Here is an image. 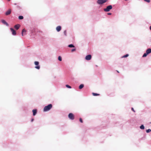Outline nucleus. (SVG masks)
I'll return each mask as SVG.
<instances>
[{"mask_svg":"<svg viewBox=\"0 0 151 151\" xmlns=\"http://www.w3.org/2000/svg\"><path fill=\"white\" fill-rule=\"evenodd\" d=\"M52 107V105L51 104L45 106L43 109L44 111H46L50 110Z\"/></svg>","mask_w":151,"mask_h":151,"instance_id":"obj_1","label":"nucleus"},{"mask_svg":"<svg viewBox=\"0 0 151 151\" xmlns=\"http://www.w3.org/2000/svg\"><path fill=\"white\" fill-rule=\"evenodd\" d=\"M112 8V6L111 5H109L107 6L106 8L104 9V10L105 12H108Z\"/></svg>","mask_w":151,"mask_h":151,"instance_id":"obj_2","label":"nucleus"},{"mask_svg":"<svg viewBox=\"0 0 151 151\" xmlns=\"http://www.w3.org/2000/svg\"><path fill=\"white\" fill-rule=\"evenodd\" d=\"M106 2V0H98L97 3L99 4H102Z\"/></svg>","mask_w":151,"mask_h":151,"instance_id":"obj_3","label":"nucleus"},{"mask_svg":"<svg viewBox=\"0 0 151 151\" xmlns=\"http://www.w3.org/2000/svg\"><path fill=\"white\" fill-rule=\"evenodd\" d=\"M69 118L71 120H73L74 119V116L73 114L71 113L69 114L68 115Z\"/></svg>","mask_w":151,"mask_h":151,"instance_id":"obj_4","label":"nucleus"},{"mask_svg":"<svg viewBox=\"0 0 151 151\" xmlns=\"http://www.w3.org/2000/svg\"><path fill=\"white\" fill-rule=\"evenodd\" d=\"M91 58V55H87L85 58V59L86 60H90Z\"/></svg>","mask_w":151,"mask_h":151,"instance_id":"obj_5","label":"nucleus"},{"mask_svg":"<svg viewBox=\"0 0 151 151\" xmlns=\"http://www.w3.org/2000/svg\"><path fill=\"white\" fill-rule=\"evenodd\" d=\"M26 29H23L22 30V36L26 34Z\"/></svg>","mask_w":151,"mask_h":151,"instance_id":"obj_6","label":"nucleus"},{"mask_svg":"<svg viewBox=\"0 0 151 151\" xmlns=\"http://www.w3.org/2000/svg\"><path fill=\"white\" fill-rule=\"evenodd\" d=\"M11 12V9H9L7 10L5 13V14L6 15H8L10 14Z\"/></svg>","mask_w":151,"mask_h":151,"instance_id":"obj_7","label":"nucleus"},{"mask_svg":"<svg viewBox=\"0 0 151 151\" xmlns=\"http://www.w3.org/2000/svg\"><path fill=\"white\" fill-rule=\"evenodd\" d=\"M11 32H12V34L14 35H16V31L14 29H10Z\"/></svg>","mask_w":151,"mask_h":151,"instance_id":"obj_8","label":"nucleus"},{"mask_svg":"<svg viewBox=\"0 0 151 151\" xmlns=\"http://www.w3.org/2000/svg\"><path fill=\"white\" fill-rule=\"evenodd\" d=\"M1 22L4 24H5L7 26L8 25V24L4 20H1Z\"/></svg>","mask_w":151,"mask_h":151,"instance_id":"obj_9","label":"nucleus"},{"mask_svg":"<svg viewBox=\"0 0 151 151\" xmlns=\"http://www.w3.org/2000/svg\"><path fill=\"white\" fill-rule=\"evenodd\" d=\"M146 52L148 54L151 53V49L149 48L146 50Z\"/></svg>","mask_w":151,"mask_h":151,"instance_id":"obj_10","label":"nucleus"},{"mask_svg":"<svg viewBox=\"0 0 151 151\" xmlns=\"http://www.w3.org/2000/svg\"><path fill=\"white\" fill-rule=\"evenodd\" d=\"M33 113V115L35 116L37 113V110L36 109H33L32 110Z\"/></svg>","mask_w":151,"mask_h":151,"instance_id":"obj_11","label":"nucleus"},{"mask_svg":"<svg viewBox=\"0 0 151 151\" xmlns=\"http://www.w3.org/2000/svg\"><path fill=\"white\" fill-rule=\"evenodd\" d=\"M20 27V25L19 24H17L14 26V28H19Z\"/></svg>","mask_w":151,"mask_h":151,"instance_id":"obj_12","label":"nucleus"},{"mask_svg":"<svg viewBox=\"0 0 151 151\" xmlns=\"http://www.w3.org/2000/svg\"><path fill=\"white\" fill-rule=\"evenodd\" d=\"M83 87H84V85L83 84H81L79 86V88L80 89H81L82 88H83Z\"/></svg>","mask_w":151,"mask_h":151,"instance_id":"obj_13","label":"nucleus"},{"mask_svg":"<svg viewBox=\"0 0 151 151\" xmlns=\"http://www.w3.org/2000/svg\"><path fill=\"white\" fill-rule=\"evenodd\" d=\"M92 95L93 96H99L100 94H99L97 93H92Z\"/></svg>","mask_w":151,"mask_h":151,"instance_id":"obj_14","label":"nucleus"},{"mask_svg":"<svg viewBox=\"0 0 151 151\" xmlns=\"http://www.w3.org/2000/svg\"><path fill=\"white\" fill-rule=\"evenodd\" d=\"M68 47H74V46L72 44H70L68 45Z\"/></svg>","mask_w":151,"mask_h":151,"instance_id":"obj_15","label":"nucleus"},{"mask_svg":"<svg viewBox=\"0 0 151 151\" xmlns=\"http://www.w3.org/2000/svg\"><path fill=\"white\" fill-rule=\"evenodd\" d=\"M140 128L141 129H144L145 128V127L143 125H141L140 127Z\"/></svg>","mask_w":151,"mask_h":151,"instance_id":"obj_16","label":"nucleus"},{"mask_svg":"<svg viewBox=\"0 0 151 151\" xmlns=\"http://www.w3.org/2000/svg\"><path fill=\"white\" fill-rule=\"evenodd\" d=\"M19 19H23V17L22 16H20L19 17Z\"/></svg>","mask_w":151,"mask_h":151,"instance_id":"obj_17","label":"nucleus"},{"mask_svg":"<svg viewBox=\"0 0 151 151\" xmlns=\"http://www.w3.org/2000/svg\"><path fill=\"white\" fill-rule=\"evenodd\" d=\"M147 55H148V54H147L146 52L143 54V55L142 56V57H145L147 56Z\"/></svg>","mask_w":151,"mask_h":151,"instance_id":"obj_18","label":"nucleus"},{"mask_svg":"<svg viewBox=\"0 0 151 151\" xmlns=\"http://www.w3.org/2000/svg\"><path fill=\"white\" fill-rule=\"evenodd\" d=\"M35 65H39V63L37 61H35Z\"/></svg>","mask_w":151,"mask_h":151,"instance_id":"obj_19","label":"nucleus"},{"mask_svg":"<svg viewBox=\"0 0 151 151\" xmlns=\"http://www.w3.org/2000/svg\"><path fill=\"white\" fill-rule=\"evenodd\" d=\"M58 60H59L60 61H62V58L60 56H59L58 57Z\"/></svg>","mask_w":151,"mask_h":151,"instance_id":"obj_20","label":"nucleus"},{"mask_svg":"<svg viewBox=\"0 0 151 151\" xmlns=\"http://www.w3.org/2000/svg\"><path fill=\"white\" fill-rule=\"evenodd\" d=\"M128 56H129V55L128 54H126V55H124L123 56H122V58H126V57H127Z\"/></svg>","mask_w":151,"mask_h":151,"instance_id":"obj_21","label":"nucleus"},{"mask_svg":"<svg viewBox=\"0 0 151 151\" xmlns=\"http://www.w3.org/2000/svg\"><path fill=\"white\" fill-rule=\"evenodd\" d=\"M146 132L147 133H149L150 132H151V129H149L147 130Z\"/></svg>","mask_w":151,"mask_h":151,"instance_id":"obj_22","label":"nucleus"},{"mask_svg":"<svg viewBox=\"0 0 151 151\" xmlns=\"http://www.w3.org/2000/svg\"><path fill=\"white\" fill-rule=\"evenodd\" d=\"M66 87L68 88H71V87L70 86L68 85H66Z\"/></svg>","mask_w":151,"mask_h":151,"instance_id":"obj_23","label":"nucleus"},{"mask_svg":"<svg viewBox=\"0 0 151 151\" xmlns=\"http://www.w3.org/2000/svg\"><path fill=\"white\" fill-rule=\"evenodd\" d=\"M35 68L37 69H39L40 68V66H37L35 67Z\"/></svg>","mask_w":151,"mask_h":151,"instance_id":"obj_24","label":"nucleus"},{"mask_svg":"<svg viewBox=\"0 0 151 151\" xmlns=\"http://www.w3.org/2000/svg\"><path fill=\"white\" fill-rule=\"evenodd\" d=\"M79 121H80V122H81V123H82L83 122V120L81 118H80L79 119Z\"/></svg>","mask_w":151,"mask_h":151,"instance_id":"obj_25","label":"nucleus"},{"mask_svg":"<svg viewBox=\"0 0 151 151\" xmlns=\"http://www.w3.org/2000/svg\"><path fill=\"white\" fill-rule=\"evenodd\" d=\"M145 1L147 2L148 3H149L150 2V0H144Z\"/></svg>","mask_w":151,"mask_h":151,"instance_id":"obj_26","label":"nucleus"},{"mask_svg":"<svg viewBox=\"0 0 151 151\" xmlns=\"http://www.w3.org/2000/svg\"><path fill=\"white\" fill-rule=\"evenodd\" d=\"M61 27L60 26H58L56 28H61Z\"/></svg>","mask_w":151,"mask_h":151,"instance_id":"obj_27","label":"nucleus"},{"mask_svg":"<svg viewBox=\"0 0 151 151\" xmlns=\"http://www.w3.org/2000/svg\"><path fill=\"white\" fill-rule=\"evenodd\" d=\"M76 49H73L72 50H71V52H74V51H76Z\"/></svg>","mask_w":151,"mask_h":151,"instance_id":"obj_28","label":"nucleus"},{"mask_svg":"<svg viewBox=\"0 0 151 151\" xmlns=\"http://www.w3.org/2000/svg\"><path fill=\"white\" fill-rule=\"evenodd\" d=\"M57 29V31L58 32L60 31V30L61 29Z\"/></svg>","mask_w":151,"mask_h":151,"instance_id":"obj_29","label":"nucleus"},{"mask_svg":"<svg viewBox=\"0 0 151 151\" xmlns=\"http://www.w3.org/2000/svg\"><path fill=\"white\" fill-rule=\"evenodd\" d=\"M107 14L108 15H111V13H107Z\"/></svg>","mask_w":151,"mask_h":151,"instance_id":"obj_30","label":"nucleus"},{"mask_svg":"<svg viewBox=\"0 0 151 151\" xmlns=\"http://www.w3.org/2000/svg\"><path fill=\"white\" fill-rule=\"evenodd\" d=\"M132 111H133L134 112H135V111L134 110V109L133 108H132Z\"/></svg>","mask_w":151,"mask_h":151,"instance_id":"obj_31","label":"nucleus"},{"mask_svg":"<svg viewBox=\"0 0 151 151\" xmlns=\"http://www.w3.org/2000/svg\"><path fill=\"white\" fill-rule=\"evenodd\" d=\"M34 120V119H31V122H32Z\"/></svg>","mask_w":151,"mask_h":151,"instance_id":"obj_32","label":"nucleus"},{"mask_svg":"<svg viewBox=\"0 0 151 151\" xmlns=\"http://www.w3.org/2000/svg\"><path fill=\"white\" fill-rule=\"evenodd\" d=\"M116 71H117V72L118 73H119V71H118V70H116Z\"/></svg>","mask_w":151,"mask_h":151,"instance_id":"obj_33","label":"nucleus"},{"mask_svg":"<svg viewBox=\"0 0 151 151\" xmlns=\"http://www.w3.org/2000/svg\"><path fill=\"white\" fill-rule=\"evenodd\" d=\"M149 28H151V25L150 26Z\"/></svg>","mask_w":151,"mask_h":151,"instance_id":"obj_34","label":"nucleus"},{"mask_svg":"<svg viewBox=\"0 0 151 151\" xmlns=\"http://www.w3.org/2000/svg\"><path fill=\"white\" fill-rule=\"evenodd\" d=\"M8 1H10V0H8Z\"/></svg>","mask_w":151,"mask_h":151,"instance_id":"obj_35","label":"nucleus"},{"mask_svg":"<svg viewBox=\"0 0 151 151\" xmlns=\"http://www.w3.org/2000/svg\"><path fill=\"white\" fill-rule=\"evenodd\" d=\"M108 1V0H106V1Z\"/></svg>","mask_w":151,"mask_h":151,"instance_id":"obj_36","label":"nucleus"},{"mask_svg":"<svg viewBox=\"0 0 151 151\" xmlns=\"http://www.w3.org/2000/svg\"><path fill=\"white\" fill-rule=\"evenodd\" d=\"M151 30V29H150Z\"/></svg>","mask_w":151,"mask_h":151,"instance_id":"obj_37","label":"nucleus"},{"mask_svg":"<svg viewBox=\"0 0 151 151\" xmlns=\"http://www.w3.org/2000/svg\"><path fill=\"white\" fill-rule=\"evenodd\" d=\"M150 123H151V122Z\"/></svg>","mask_w":151,"mask_h":151,"instance_id":"obj_38","label":"nucleus"}]
</instances>
